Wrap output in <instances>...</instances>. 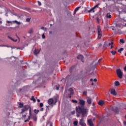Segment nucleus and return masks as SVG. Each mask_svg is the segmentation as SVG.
<instances>
[{"label": "nucleus", "mask_w": 126, "mask_h": 126, "mask_svg": "<svg viewBox=\"0 0 126 126\" xmlns=\"http://www.w3.org/2000/svg\"><path fill=\"white\" fill-rule=\"evenodd\" d=\"M79 104L80 106L76 107V113L81 114L82 118H84L85 115L88 113V109L86 107H83L85 106V101L80 99L79 100Z\"/></svg>", "instance_id": "obj_1"}, {"label": "nucleus", "mask_w": 126, "mask_h": 126, "mask_svg": "<svg viewBox=\"0 0 126 126\" xmlns=\"http://www.w3.org/2000/svg\"><path fill=\"white\" fill-rule=\"evenodd\" d=\"M68 93V95L69 96V98H71V96L73 95V89H72L71 88H70L68 90H65V94Z\"/></svg>", "instance_id": "obj_2"}, {"label": "nucleus", "mask_w": 126, "mask_h": 126, "mask_svg": "<svg viewBox=\"0 0 126 126\" xmlns=\"http://www.w3.org/2000/svg\"><path fill=\"white\" fill-rule=\"evenodd\" d=\"M116 73L119 78H123V73L121 69H118L116 70Z\"/></svg>", "instance_id": "obj_3"}, {"label": "nucleus", "mask_w": 126, "mask_h": 126, "mask_svg": "<svg viewBox=\"0 0 126 126\" xmlns=\"http://www.w3.org/2000/svg\"><path fill=\"white\" fill-rule=\"evenodd\" d=\"M98 31V39H101V37H102V32H101V29H100L99 27H98L97 29Z\"/></svg>", "instance_id": "obj_4"}, {"label": "nucleus", "mask_w": 126, "mask_h": 126, "mask_svg": "<svg viewBox=\"0 0 126 126\" xmlns=\"http://www.w3.org/2000/svg\"><path fill=\"white\" fill-rule=\"evenodd\" d=\"M79 124L81 126H86V124H85V122H84V119H83V118L80 120Z\"/></svg>", "instance_id": "obj_5"}, {"label": "nucleus", "mask_w": 126, "mask_h": 126, "mask_svg": "<svg viewBox=\"0 0 126 126\" xmlns=\"http://www.w3.org/2000/svg\"><path fill=\"white\" fill-rule=\"evenodd\" d=\"M99 4H97L96 5H95L92 9L89 10L88 12L89 13H90V12H91L92 11H93V12H95V11H94V9H95V8H99Z\"/></svg>", "instance_id": "obj_6"}, {"label": "nucleus", "mask_w": 126, "mask_h": 126, "mask_svg": "<svg viewBox=\"0 0 126 126\" xmlns=\"http://www.w3.org/2000/svg\"><path fill=\"white\" fill-rule=\"evenodd\" d=\"M77 58L78 60H81V62H82L83 63L84 62V61H83V59H84V57L83 56V55H79L77 56Z\"/></svg>", "instance_id": "obj_7"}, {"label": "nucleus", "mask_w": 126, "mask_h": 126, "mask_svg": "<svg viewBox=\"0 0 126 126\" xmlns=\"http://www.w3.org/2000/svg\"><path fill=\"white\" fill-rule=\"evenodd\" d=\"M109 91L110 92V94L112 95H114V96H116V95H117V92H116V91L115 90L111 89Z\"/></svg>", "instance_id": "obj_8"}, {"label": "nucleus", "mask_w": 126, "mask_h": 126, "mask_svg": "<svg viewBox=\"0 0 126 126\" xmlns=\"http://www.w3.org/2000/svg\"><path fill=\"white\" fill-rule=\"evenodd\" d=\"M87 102L89 105H91V104H92V98L89 97H87Z\"/></svg>", "instance_id": "obj_9"}, {"label": "nucleus", "mask_w": 126, "mask_h": 126, "mask_svg": "<svg viewBox=\"0 0 126 126\" xmlns=\"http://www.w3.org/2000/svg\"><path fill=\"white\" fill-rule=\"evenodd\" d=\"M29 108H30V107H29V105H25L24 108L22 109V112H25V111H28L29 110Z\"/></svg>", "instance_id": "obj_10"}, {"label": "nucleus", "mask_w": 126, "mask_h": 126, "mask_svg": "<svg viewBox=\"0 0 126 126\" xmlns=\"http://www.w3.org/2000/svg\"><path fill=\"white\" fill-rule=\"evenodd\" d=\"M114 44V42H110L108 44L107 42H105L104 43V47H109V46H112Z\"/></svg>", "instance_id": "obj_11"}, {"label": "nucleus", "mask_w": 126, "mask_h": 126, "mask_svg": "<svg viewBox=\"0 0 126 126\" xmlns=\"http://www.w3.org/2000/svg\"><path fill=\"white\" fill-rule=\"evenodd\" d=\"M88 124L90 126H94V124H93V122H92V119L88 120Z\"/></svg>", "instance_id": "obj_12"}, {"label": "nucleus", "mask_w": 126, "mask_h": 126, "mask_svg": "<svg viewBox=\"0 0 126 126\" xmlns=\"http://www.w3.org/2000/svg\"><path fill=\"white\" fill-rule=\"evenodd\" d=\"M48 104L49 105H52V104H54V99L53 98H50L48 100Z\"/></svg>", "instance_id": "obj_13"}, {"label": "nucleus", "mask_w": 126, "mask_h": 126, "mask_svg": "<svg viewBox=\"0 0 126 126\" xmlns=\"http://www.w3.org/2000/svg\"><path fill=\"white\" fill-rule=\"evenodd\" d=\"M104 102L103 100H99L98 102V105L99 106H103L104 105Z\"/></svg>", "instance_id": "obj_14"}, {"label": "nucleus", "mask_w": 126, "mask_h": 126, "mask_svg": "<svg viewBox=\"0 0 126 126\" xmlns=\"http://www.w3.org/2000/svg\"><path fill=\"white\" fill-rule=\"evenodd\" d=\"M31 119H32V120H33V121H37V116H36V115H32L31 116Z\"/></svg>", "instance_id": "obj_15"}, {"label": "nucleus", "mask_w": 126, "mask_h": 126, "mask_svg": "<svg viewBox=\"0 0 126 126\" xmlns=\"http://www.w3.org/2000/svg\"><path fill=\"white\" fill-rule=\"evenodd\" d=\"M121 85V84L120 83V82H119V81H116L115 82V86H119Z\"/></svg>", "instance_id": "obj_16"}, {"label": "nucleus", "mask_w": 126, "mask_h": 126, "mask_svg": "<svg viewBox=\"0 0 126 126\" xmlns=\"http://www.w3.org/2000/svg\"><path fill=\"white\" fill-rule=\"evenodd\" d=\"M106 17H107V18H112V15H111V14H110V13H107L105 15Z\"/></svg>", "instance_id": "obj_17"}, {"label": "nucleus", "mask_w": 126, "mask_h": 126, "mask_svg": "<svg viewBox=\"0 0 126 126\" xmlns=\"http://www.w3.org/2000/svg\"><path fill=\"white\" fill-rule=\"evenodd\" d=\"M80 7H81L80 6L78 7L75 9V10L74 12V15L75 14V13H76V11H78V10H79V8H80Z\"/></svg>", "instance_id": "obj_18"}, {"label": "nucleus", "mask_w": 126, "mask_h": 126, "mask_svg": "<svg viewBox=\"0 0 126 126\" xmlns=\"http://www.w3.org/2000/svg\"><path fill=\"white\" fill-rule=\"evenodd\" d=\"M95 61H97V59L93 62V63H94V65H97L99 63V61H101V59H99L96 63H95Z\"/></svg>", "instance_id": "obj_19"}, {"label": "nucleus", "mask_w": 126, "mask_h": 126, "mask_svg": "<svg viewBox=\"0 0 126 126\" xmlns=\"http://www.w3.org/2000/svg\"><path fill=\"white\" fill-rule=\"evenodd\" d=\"M111 54H112L113 56H115L116 54H117V51H110Z\"/></svg>", "instance_id": "obj_20"}, {"label": "nucleus", "mask_w": 126, "mask_h": 126, "mask_svg": "<svg viewBox=\"0 0 126 126\" xmlns=\"http://www.w3.org/2000/svg\"><path fill=\"white\" fill-rule=\"evenodd\" d=\"M122 51H124V48H121L120 49H119L118 50V53H120V54H122Z\"/></svg>", "instance_id": "obj_21"}, {"label": "nucleus", "mask_w": 126, "mask_h": 126, "mask_svg": "<svg viewBox=\"0 0 126 126\" xmlns=\"http://www.w3.org/2000/svg\"><path fill=\"white\" fill-rule=\"evenodd\" d=\"M34 55H37V54H39V51L37 49H35L33 52Z\"/></svg>", "instance_id": "obj_22"}, {"label": "nucleus", "mask_w": 126, "mask_h": 126, "mask_svg": "<svg viewBox=\"0 0 126 126\" xmlns=\"http://www.w3.org/2000/svg\"><path fill=\"white\" fill-rule=\"evenodd\" d=\"M28 33L29 34H32V33H33V29H31L29 31H28Z\"/></svg>", "instance_id": "obj_23"}, {"label": "nucleus", "mask_w": 126, "mask_h": 126, "mask_svg": "<svg viewBox=\"0 0 126 126\" xmlns=\"http://www.w3.org/2000/svg\"><path fill=\"white\" fill-rule=\"evenodd\" d=\"M31 100H32L33 102H36V99H35V98H34V96H32V97L31 98Z\"/></svg>", "instance_id": "obj_24"}, {"label": "nucleus", "mask_w": 126, "mask_h": 126, "mask_svg": "<svg viewBox=\"0 0 126 126\" xmlns=\"http://www.w3.org/2000/svg\"><path fill=\"white\" fill-rule=\"evenodd\" d=\"M13 22L14 23H16L18 25H20L21 24L20 22H18L17 21H14Z\"/></svg>", "instance_id": "obj_25"}, {"label": "nucleus", "mask_w": 126, "mask_h": 126, "mask_svg": "<svg viewBox=\"0 0 126 126\" xmlns=\"http://www.w3.org/2000/svg\"><path fill=\"white\" fill-rule=\"evenodd\" d=\"M73 125L76 126H77L78 125V122L77 121H75L73 122Z\"/></svg>", "instance_id": "obj_26"}, {"label": "nucleus", "mask_w": 126, "mask_h": 126, "mask_svg": "<svg viewBox=\"0 0 126 126\" xmlns=\"http://www.w3.org/2000/svg\"><path fill=\"white\" fill-rule=\"evenodd\" d=\"M19 105L20 106V108H23V104H22L21 102H19Z\"/></svg>", "instance_id": "obj_27"}, {"label": "nucleus", "mask_w": 126, "mask_h": 126, "mask_svg": "<svg viewBox=\"0 0 126 126\" xmlns=\"http://www.w3.org/2000/svg\"><path fill=\"white\" fill-rule=\"evenodd\" d=\"M34 112L35 113V114L37 115V114H38V113H39V112H40V110L34 109Z\"/></svg>", "instance_id": "obj_28"}, {"label": "nucleus", "mask_w": 126, "mask_h": 126, "mask_svg": "<svg viewBox=\"0 0 126 126\" xmlns=\"http://www.w3.org/2000/svg\"><path fill=\"white\" fill-rule=\"evenodd\" d=\"M120 42L122 43V44H125V40H124L123 39H120Z\"/></svg>", "instance_id": "obj_29"}, {"label": "nucleus", "mask_w": 126, "mask_h": 126, "mask_svg": "<svg viewBox=\"0 0 126 126\" xmlns=\"http://www.w3.org/2000/svg\"><path fill=\"white\" fill-rule=\"evenodd\" d=\"M87 91H84L83 93V95L84 96H85V95H87Z\"/></svg>", "instance_id": "obj_30"}, {"label": "nucleus", "mask_w": 126, "mask_h": 126, "mask_svg": "<svg viewBox=\"0 0 126 126\" xmlns=\"http://www.w3.org/2000/svg\"><path fill=\"white\" fill-rule=\"evenodd\" d=\"M29 120H30V116H29L28 119L27 120H25V123H27V122H29Z\"/></svg>", "instance_id": "obj_31"}, {"label": "nucleus", "mask_w": 126, "mask_h": 126, "mask_svg": "<svg viewBox=\"0 0 126 126\" xmlns=\"http://www.w3.org/2000/svg\"><path fill=\"white\" fill-rule=\"evenodd\" d=\"M30 20H31V18H28L26 19L27 22H30Z\"/></svg>", "instance_id": "obj_32"}, {"label": "nucleus", "mask_w": 126, "mask_h": 126, "mask_svg": "<svg viewBox=\"0 0 126 126\" xmlns=\"http://www.w3.org/2000/svg\"><path fill=\"white\" fill-rule=\"evenodd\" d=\"M56 89L59 90L60 89V85H56Z\"/></svg>", "instance_id": "obj_33"}, {"label": "nucleus", "mask_w": 126, "mask_h": 126, "mask_svg": "<svg viewBox=\"0 0 126 126\" xmlns=\"http://www.w3.org/2000/svg\"><path fill=\"white\" fill-rule=\"evenodd\" d=\"M72 102H73V103H78V101L76 100L72 99Z\"/></svg>", "instance_id": "obj_34"}, {"label": "nucleus", "mask_w": 126, "mask_h": 126, "mask_svg": "<svg viewBox=\"0 0 126 126\" xmlns=\"http://www.w3.org/2000/svg\"><path fill=\"white\" fill-rule=\"evenodd\" d=\"M39 106H40V108H42V107H43V106H44V104H43V103H42V102H40Z\"/></svg>", "instance_id": "obj_35"}, {"label": "nucleus", "mask_w": 126, "mask_h": 126, "mask_svg": "<svg viewBox=\"0 0 126 126\" xmlns=\"http://www.w3.org/2000/svg\"><path fill=\"white\" fill-rule=\"evenodd\" d=\"M30 117H31L32 115V114H31V108H30Z\"/></svg>", "instance_id": "obj_36"}, {"label": "nucleus", "mask_w": 126, "mask_h": 126, "mask_svg": "<svg viewBox=\"0 0 126 126\" xmlns=\"http://www.w3.org/2000/svg\"><path fill=\"white\" fill-rule=\"evenodd\" d=\"M71 115H74L75 114V111H73L71 112Z\"/></svg>", "instance_id": "obj_37"}, {"label": "nucleus", "mask_w": 126, "mask_h": 126, "mask_svg": "<svg viewBox=\"0 0 126 126\" xmlns=\"http://www.w3.org/2000/svg\"><path fill=\"white\" fill-rule=\"evenodd\" d=\"M45 37H46L45 36V34H43L42 35V39H45Z\"/></svg>", "instance_id": "obj_38"}, {"label": "nucleus", "mask_w": 126, "mask_h": 126, "mask_svg": "<svg viewBox=\"0 0 126 126\" xmlns=\"http://www.w3.org/2000/svg\"><path fill=\"white\" fill-rule=\"evenodd\" d=\"M16 36L17 37V38H18L19 42H20V38H19V37H18L17 34H16Z\"/></svg>", "instance_id": "obj_39"}, {"label": "nucleus", "mask_w": 126, "mask_h": 126, "mask_svg": "<svg viewBox=\"0 0 126 126\" xmlns=\"http://www.w3.org/2000/svg\"><path fill=\"white\" fill-rule=\"evenodd\" d=\"M38 5L41 6L42 4L41 3V2L40 1H38Z\"/></svg>", "instance_id": "obj_40"}, {"label": "nucleus", "mask_w": 126, "mask_h": 126, "mask_svg": "<svg viewBox=\"0 0 126 126\" xmlns=\"http://www.w3.org/2000/svg\"><path fill=\"white\" fill-rule=\"evenodd\" d=\"M8 38H9V39H10V40H13V38H12L11 37L8 36Z\"/></svg>", "instance_id": "obj_41"}, {"label": "nucleus", "mask_w": 126, "mask_h": 126, "mask_svg": "<svg viewBox=\"0 0 126 126\" xmlns=\"http://www.w3.org/2000/svg\"><path fill=\"white\" fill-rule=\"evenodd\" d=\"M41 29L42 30H45V29H46V28H45L44 27H42L41 28Z\"/></svg>", "instance_id": "obj_42"}, {"label": "nucleus", "mask_w": 126, "mask_h": 126, "mask_svg": "<svg viewBox=\"0 0 126 126\" xmlns=\"http://www.w3.org/2000/svg\"><path fill=\"white\" fill-rule=\"evenodd\" d=\"M96 20H97V22H99V21H100L99 19V18H98V17L96 18Z\"/></svg>", "instance_id": "obj_43"}, {"label": "nucleus", "mask_w": 126, "mask_h": 126, "mask_svg": "<svg viewBox=\"0 0 126 126\" xmlns=\"http://www.w3.org/2000/svg\"><path fill=\"white\" fill-rule=\"evenodd\" d=\"M12 41H13V42H17V39L14 40L13 39V40H12Z\"/></svg>", "instance_id": "obj_44"}, {"label": "nucleus", "mask_w": 126, "mask_h": 126, "mask_svg": "<svg viewBox=\"0 0 126 126\" xmlns=\"http://www.w3.org/2000/svg\"><path fill=\"white\" fill-rule=\"evenodd\" d=\"M6 22H7L8 24L12 23V22L9 21H7Z\"/></svg>", "instance_id": "obj_45"}, {"label": "nucleus", "mask_w": 126, "mask_h": 126, "mask_svg": "<svg viewBox=\"0 0 126 126\" xmlns=\"http://www.w3.org/2000/svg\"><path fill=\"white\" fill-rule=\"evenodd\" d=\"M94 82H97V79H94Z\"/></svg>", "instance_id": "obj_46"}, {"label": "nucleus", "mask_w": 126, "mask_h": 126, "mask_svg": "<svg viewBox=\"0 0 126 126\" xmlns=\"http://www.w3.org/2000/svg\"><path fill=\"white\" fill-rule=\"evenodd\" d=\"M114 48V46L113 45H111L110 49H113Z\"/></svg>", "instance_id": "obj_47"}, {"label": "nucleus", "mask_w": 126, "mask_h": 126, "mask_svg": "<svg viewBox=\"0 0 126 126\" xmlns=\"http://www.w3.org/2000/svg\"><path fill=\"white\" fill-rule=\"evenodd\" d=\"M73 67H71L70 68V71H71L72 70Z\"/></svg>", "instance_id": "obj_48"}, {"label": "nucleus", "mask_w": 126, "mask_h": 126, "mask_svg": "<svg viewBox=\"0 0 126 126\" xmlns=\"http://www.w3.org/2000/svg\"><path fill=\"white\" fill-rule=\"evenodd\" d=\"M43 110H44V108H41L40 111L41 112H43Z\"/></svg>", "instance_id": "obj_49"}, {"label": "nucleus", "mask_w": 126, "mask_h": 126, "mask_svg": "<svg viewBox=\"0 0 126 126\" xmlns=\"http://www.w3.org/2000/svg\"><path fill=\"white\" fill-rule=\"evenodd\" d=\"M23 118H26V115H23Z\"/></svg>", "instance_id": "obj_50"}, {"label": "nucleus", "mask_w": 126, "mask_h": 126, "mask_svg": "<svg viewBox=\"0 0 126 126\" xmlns=\"http://www.w3.org/2000/svg\"><path fill=\"white\" fill-rule=\"evenodd\" d=\"M0 47H5V46L3 45H0Z\"/></svg>", "instance_id": "obj_51"}, {"label": "nucleus", "mask_w": 126, "mask_h": 126, "mask_svg": "<svg viewBox=\"0 0 126 126\" xmlns=\"http://www.w3.org/2000/svg\"><path fill=\"white\" fill-rule=\"evenodd\" d=\"M124 124L125 125V126H126V121H124Z\"/></svg>", "instance_id": "obj_52"}, {"label": "nucleus", "mask_w": 126, "mask_h": 126, "mask_svg": "<svg viewBox=\"0 0 126 126\" xmlns=\"http://www.w3.org/2000/svg\"><path fill=\"white\" fill-rule=\"evenodd\" d=\"M77 118H79V115L77 114Z\"/></svg>", "instance_id": "obj_53"}, {"label": "nucleus", "mask_w": 126, "mask_h": 126, "mask_svg": "<svg viewBox=\"0 0 126 126\" xmlns=\"http://www.w3.org/2000/svg\"><path fill=\"white\" fill-rule=\"evenodd\" d=\"M0 24H2V21H0Z\"/></svg>", "instance_id": "obj_54"}, {"label": "nucleus", "mask_w": 126, "mask_h": 126, "mask_svg": "<svg viewBox=\"0 0 126 126\" xmlns=\"http://www.w3.org/2000/svg\"><path fill=\"white\" fill-rule=\"evenodd\" d=\"M37 102H40V99H37Z\"/></svg>", "instance_id": "obj_55"}, {"label": "nucleus", "mask_w": 126, "mask_h": 126, "mask_svg": "<svg viewBox=\"0 0 126 126\" xmlns=\"http://www.w3.org/2000/svg\"><path fill=\"white\" fill-rule=\"evenodd\" d=\"M90 80H91V81H93V79L91 78V79H90Z\"/></svg>", "instance_id": "obj_56"}, {"label": "nucleus", "mask_w": 126, "mask_h": 126, "mask_svg": "<svg viewBox=\"0 0 126 126\" xmlns=\"http://www.w3.org/2000/svg\"><path fill=\"white\" fill-rule=\"evenodd\" d=\"M49 34H52V31L49 32Z\"/></svg>", "instance_id": "obj_57"}, {"label": "nucleus", "mask_w": 126, "mask_h": 126, "mask_svg": "<svg viewBox=\"0 0 126 126\" xmlns=\"http://www.w3.org/2000/svg\"><path fill=\"white\" fill-rule=\"evenodd\" d=\"M108 1L112 0V1H115V0H107Z\"/></svg>", "instance_id": "obj_58"}, {"label": "nucleus", "mask_w": 126, "mask_h": 126, "mask_svg": "<svg viewBox=\"0 0 126 126\" xmlns=\"http://www.w3.org/2000/svg\"><path fill=\"white\" fill-rule=\"evenodd\" d=\"M107 95H108V96L110 95V93H108Z\"/></svg>", "instance_id": "obj_59"}, {"label": "nucleus", "mask_w": 126, "mask_h": 126, "mask_svg": "<svg viewBox=\"0 0 126 126\" xmlns=\"http://www.w3.org/2000/svg\"><path fill=\"white\" fill-rule=\"evenodd\" d=\"M92 86L94 85V83L93 82V83H92Z\"/></svg>", "instance_id": "obj_60"}, {"label": "nucleus", "mask_w": 126, "mask_h": 126, "mask_svg": "<svg viewBox=\"0 0 126 126\" xmlns=\"http://www.w3.org/2000/svg\"><path fill=\"white\" fill-rule=\"evenodd\" d=\"M93 121H95V118H94V119H93Z\"/></svg>", "instance_id": "obj_61"}, {"label": "nucleus", "mask_w": 126, "mask_h": 126, "mask_svg": "<svg viewBox=\"0 0 126 126\" xmlns=\"http://www.w3.org/2000/svg\"><path fill=\"white\" fill-rule=\"evenodd\" d=\"M125 56L126 57V53L125 54Z\"/></svg>", "instance_id": "obj_62"}, {"label": "nucleus", "mask_w": 126, "mask_h": 126, "mask_svg": "<svg viewBox=\"0 0 126 126\" xmlns=\"http://www.w3.org/2000/svg\"><path fill=\"white\" fill-rule=\"evenodd\" d=\"M24 38H25V36H24Z\"/></svg>", "instance_id": "obj_63"}, {"label": "nucleus", "mask_w": 126, "mask_h": 126, "mask_svg": "<svg viewBox=\"0 0 126 126\" xmlns=\"http://www.w3.org/2000/svg\"><path fill=\"white\" fill-rule=\"evenodd\" d=\"M112 30H114V29H112Z\"/></svg>", "instance_id": "obj_64"}]
</instances>
